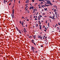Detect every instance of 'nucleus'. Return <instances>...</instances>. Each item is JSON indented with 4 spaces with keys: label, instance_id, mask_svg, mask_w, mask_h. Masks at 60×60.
Here are the masks:
<instances>
[{
    "label": "nucleus",
    "instance_id": "obj_36",
    "mask_svg": "<svg viewBox=\"0 0 60 60\" xmlns=\"http://www.w3.org/2000/svg\"><path fill=\"white\" fill-rule=\"evenodd\" d=\"M23 24H24V23L22 22V24H22V25H23Z\"/></svg>",
    "mask_w": 60,
    "mask_h": 60
},
{
    "label": "nucleus",
    "instance_id": "obj_39",
    "mask_svg": "<svg viewBox=\"0 0 60 60\" xmlns=\"http://www.w3.org/2000/svg\"><path fill=\"white\" fill-rule=\"evenodd\" d=\"M14 0V3H16V2H15V1L16 0Z\"/></svg>",
    "mask_w": 60,
    "mask_h": 60
},
{
    "label": "nucleus",
    "instance_id": "obj_59",
    "mask_svg": "<svg viewBox=\"0 0 60 60\" xmlns=\"http://www.w3.org/2000/svg\"><path fill=\"white\" fill-rule=\"evenodd\" d=\"M34 18H35V16H34Z\"/></svg>",
    "mask_w": 60,
    "mask_h": 60
},
{
    "label": "nucleus",
    "instance_id": "obj_32",
    "mask_svg": "<svg viewBox=\"0 0 60 60\" xmlns=\"http://www.w3.org/2000/svg\"><path fill=\"white\" fill-rule=\"evenodd\" d=\"M55 14H57V13H56V12H55Z\"/></svg>",
    "mask_w": 60,
    "mask_h": 60
},
{
    "label": "nucleus",
    "instance_id": "obj_10",
    "mask_svg": "<svg viewBox=\"0 0 60 60\" xmlns=\"http://www.w3.org/2000/svg\"><path fill=\"white\" fill-rule=\"evenodd\" d=\"M39 17H40V18H41V17H42V15H39Z\"/></svg>",
    "mask_w": 60,
    "mask_h": 60
},
{
    "label": "nucleus",
    "instance_id": "obj_42",
    "mask_svg": "<svg viewBox=\"0 0 60 60\" xmlns=\"http://www.w3.org/2000/svg\"><path fill=\"white\" fill-rule=\"evenodd\" d=\"M35 52H36V53H37L38 52L37 51H35Z\"/></svg>",
    "mask_w": 60,
    "mask_h": 60
},
{
    "label": "nucleus",
    "instance_id": "obj_63",
    "mask_svg": "<svg viewBox=\"0 0 60 60\" xmlns=\"http://www.w3.org/2000/svg\"><path fill=\"white\" fill-rule=\"evenodd\" d=\"M44 37H45V36H43Z\"/></svg>",
    "mask_w": 60,
    "mask_h": 60
},
{
    "label": "nucleus",
    "instance_id": "obj_5",
    "mask_svg": "<svg viewBox=\"0 0 60 60\" xmlns=\"http://www.w3.org/2000/svg\"><path fill=\"white\" fill-rule=\"evenodd\" d=\"M49 18H51V19H52L53 20H54V16H53L52 18L51 16L49 17Z\"/></svg>",
    "mask_w": 60,
    "mask_h": 60
},
{
    "label": "nucleus",
    "instance_id": "obj_48",
    "mask_svg": "<svg viewBox=\"0 0 60 60\" xmlns=\"http://www.w3.org/2000/svg\"><path fill=\"white\" fill-rule=\"evenodd\" d=\"M42 6H43L44 7H45V6H44V5H42Z\"/></svg>",
    "mask_w": 60,
    "mask_h": 60
},
{
    "label": "nucleus",
    "instance_id": "obj_37",
    "mask_svg": "<svg viewBox=\"0 0 60 60\" xmlns=\"http://www.w3.org/2000/svg\"><path fill=\"white\" fill-rule=\"evenodd\" d=\"M29 37V38H32V36H30V37Z\"/></svg>",
    "mask_w": 60,
    "mask_h": 60
},
{
    "label": "nucleus",
    "instance_id": "obj_7",
    "mask_svg": "<svg viewBox=\"0 0 60 60\" xmlns=\"http://www.w3.org/2000/svg\"><path fill=\"white\" fill-rule=\"evenodd\" d=\"M45 6H46V7H48V6H49V5H46V4H45Z\"/></svg>",
    "mask_w": 60,
    "mask_h": 60
},
{
    "label": "nucleus",
    "instance_id": "obj_15",
    "mask_svg": "<svg viewBox=\"0 0 60 60\" xmlns=\"http://www.w3.org/2000/svg\"><path fill=\"white\" fill-rule=\"evenodd\" d=\"M6 1V0H4V4H5V1Z\"/></svg>",
    "mask_w": 60,
    "mask_h": 60
},
{
    "label": "nucleus",
    "instance_id": "obj_52",
    "mask_svg": "<svg viewBox=\"0 0 60 60\" xmlns=\"http://www.w3.org/2000/svg\"><path fill=\"white\" fill-rule=\"evenodd\" d=\"M35 20H37V19L36 18H35Z\"/></svg>",
    "mask_w": 60,
    "mask_h": 60
},
{
    "label": "nucleus",
    "instance_id": "obj_13",
    "mask_svg": "<svg viewBox=\"0 0 60 60\" xmlns=\"http://www.w3.org/2000/svg\"><path fill=\"white\" fill-rule=\"evenodd\" d=\"M54 12H56V9H54Z\"/></svg>",
    "mask_w": 60,
    "mask_h": 60
},
{
    "label": "nucleus",
    "instance_id": "obj_46",
    "mask_svg": "<svg viewBox=\"0 0 60 60\" xmlns=\"http://www.w3.org/2000/svg\"><path fill=\"white\" fill-rule=\"evenodd\" d=\"M41 47H43V45H41Z\"/></svg>",
    "mask_w": 60,
    "mask_h": 60
},
{
    "label": "nucleus",
    "instance_id": "obj_22",
    "mask_svg": "<svg viewBox=\"0 0 60 60\" xmlns=\"http://www.w3.org/2000/svg\"><path fill=\"white\" fill-rule=\"evenodd\" d=\"M39 1H40V2H41V1H42L43 0H39Z\"/></svg>",
    "mask_w": 60,
    "mask_h": 60
},
{
    "label": "nucleus",
    "instance_id": "obj_45",
    "mask_svg": "<svg viewBox=\"0 0 60 60\" xmlns=\"http://www.w3.org/2000/svg\"><path fill=\"white\" fill-rule=\"evenodd\" d=\"M32 41H34V40H32Z\"/></svg>",
    "mask_w": 60,
    "mask_h": 60
},
{
    "label": "nucleus",
    "instance_id": "obj_38",
    "mask_svg": "<svg viewBox=\"0 0 60 60\" xmlns=\"http://www.w3.org/2000/svg\"><path fill=\"white\" fill-rule=\"evenodd\" d=\"M41 7H42L43 8H44V6H43V5L42 6H41Z\"/></svg>",
    "mask_w": 60,
    "mask_h": 60
},
{
    "label": "nucleus",
    "instance_id": "obj_25",
    "mask_svg": "<svg viewBox=\"0 0 60 60\" xmlns=\"http://www.w3.org/2000/svg\"><path fill=\"white\" fill-rule=\"evenodd\" d=\"M27 12H28V13H29V10H28L27 11Z\"/></svg>",
    "mask_w": 60,
    "mask_h": 60
},
{
    "label": "nucleus",
    "instance_id": "obj_29",
    "mask_svg": "<svg viewBox=\"0 0 60 60\" xmlns=\"http://www.w3.org/2000/svg\"><path fill=\"white\" fill-rule=\"evenodd\" d=\"M35 12V11H34V10L33 11V13H34V12Z\"/></svg>",
    "mask_w": 60,
    "mask_h": 60
},
{
    "label": "nucleus",
    "instance_id": "obj_11",
    "mask_svg": "<svg viewBox=\"0 0 60 60\" xmlns=\"http://www.w3.org/2000/svg\"><path fill=\"white\" fill-rule=\"evenodd\" d=\"M49 4H50L51 5H53V4H52V3L50 2Z\"/></svg>",
    "mask_w": 60,
    "mask_h": 60
},
{
    "label": "nucleus",
    "instance_id": "obj_61",
    "mask_svg": "<svg viewBox=\"0 0 60 60\" xmlns=\"http://www.w3.org/2000/svg\"><path fill=\"white\" fill-rule=\"evenodd\" d=\"M11 3H10L9 4V5H11Z\"/></svg>",
    "mask_w": 60,
    "mask_h": 60
},
{
    "label": "nucleus",
    "instance_id": "obj_19",
    "mask_svg": "<svg viewBox=\"0 0 60 60\" xmlns=\"http://www.w3.org/2000/svg\"><path fill=\"white\" fill-rule=\"evenodd\" d=\"M27 8H28V6H26V7H25V10H26V9L27 8Z\"/></svg>",
    "mask_w": 60,
    "mask_h": 60
},
{
    "label": "nucleus",
    "instance_id": "obj_47",
    "mask_svg": "<svg viewBox=\"0 0 60 60\" xmlns=\"http://www.w3.org/2000/svg\"><path fill=\"white\" fill-rule=\"evenodd\" d=\"M56 8L57 10V7L56 6Z\"/></svg>",
    "mask_w": 60,
    "mask_h": 60
},
{
    "label": "nucleus",
    "instance_id": "obj_43",
    "mask_svg": "<svg viewBox=\"0 0 60 60\" xmlns=\"http://www.w3.org/2000/svg\"><path fill=\"white\" fill-rule=\"evenodd\" d=\"M36 10V8H35V9L34 10V11H35Z\"/></svg>",
    "mask_w": 60,
    "mask_h": 60
},
{
    "label": "nucleus",
    "instance_id": "obj_12",
    "mask_svg": "<svg viewBox=\"0 0 60 60\" xmlns=\"http://www.w3.org/2000/svg\"><path fill=\"white\" fill-rule=\"evenodd\" d=\"M32 6H30V10H31V9L32 8Z\"/></svg>",
    "mask_w": 60,
    "mask_h": 60
},
{
    "label": "nucleus",
    "instance_id": "obj_44",
    "mask_svg": "<svg viewBox=\"0 0 60 60\" xmlns=\"http://www.w3.org/2000/svg\"><path fill=\"white\" fill-rule=\"evenodd\" d=\"M20 1H19V4H20Z\"/></svg>",
    "mask_w": 60,
    "mask_h": 60
},
{
    "label": "nucleus",
    "instance_id": "obj_49",
    "mask_svg": "<svg viewBox=\"0 0 60 60\" xmlns=\"http://www.w3.org/2000/svg\"><path fill=\"white\" fill-rule=\"evenodd\" d=\"M58 25H59L60 26V23H58Z\"/></svg>",
    "mask_w": 60,
    "mask_h": 60
},
{
    "label": "nucleus",
    "instance_id": "obj_21",
    "mask_svg": "<svg viewBox=\"0 0 60 60\" xmlns=\"http://www.w3.org/2000/svg\"><path fill=\"white\" fill-rule=\"evenodd\" d=\"M49 26V23H48V26Z\"/></svg>",
    "mask_w": 60,
    "mask_h": 60
},
{
    "label": "nucleus",
    "instance_id": "obj_26",
    "mask_svg": "<svg viewBox=\"0 0 60 60\" xmlns=\"http://www.w3.org/2000/svg\"><path fill=\"white\" fill-rule=\"evenodd\" d=\"M57 30H59V27H57Z\"/></svg>",
    "mask_w": 60,
    "mask_h": 60
},
{
    "label": "nucleus",
    "instance_id": "obj_57",
    "mask_svg": "<svg viewBox=\"0 0 60 60\" xmlns=\"http://www.w3.org/2000/svg\"><path fill=\"white\" fill-rule=\"evenodd\" d=\"M38 22H39V23L40 22V21H38Z\"/></svg>",
    "mask_w": 60,
    "mask_h": 60
},
{
    "label": "nucleus",
    "instance_id": "obj_56",
    "mask_svg": "<svg viewBox=\"0 0 60 60\" xmlns=\"http://www.w3.org/2000/svg\"><path fill=\"white\" fill-rule=\"evenodd\" d=\"M39 24L40 25L41 24V22H39Z\"/></svg>",
    "mask_w": 60,
    "mask_h": 60
},
{
    "label": "nucleus",
    "instance_id": "obj_28",
    "mask_svg": "<svg viewBox=\"0 0 60 60\" xmlns=\"http://www.w3.org/2000/svg\"><path fill=\"white\" fill-rule=\"evenodd\" d=\"M19 23H20V24H21V23H22V22H21V21H20Z\"/></svg>",
    "mask_w": 60,
    "mask_h": 60
},
{
    "label": "nucleus",
    "instance_id": "obj_31",
    "mask_svg": "<svg viewBox=\"0 0 60 60\" xmlns=\"http://www.w3.org/2000/svg\"><path fill=\"white\" fill-rule=\"evenodd\" d=\"M17 31H19V29H17Z\"/></svg>",
    "mask_w": 60,
    "mask_h": 60
},
{
    "label": "nucleus",
    "instance_id": "obj_51",
    "mask_svg": "<svg viewBox=\"0 0 60 60\" xmlns=\"http://www.w3.org/2000/svg\"><path fill=\"white\" fill-rule=\"evenodd\" d=\"M44 31H45V32H46V30H44Z\"/></svg>",
    "mask_w": 60,
    "mask_h": 60
},
{
    "label": "nucleus",
    "instance_id": "obj_27",
    "mask_svg": "<svg viewBox=\"0 0 60 60\" xmlns=\"http://www.w3.org/2000/svg\"><path fill=\"white\" fill-rule=\"evenodd\" d=\"M34 6H32V9H34Z\"/></svg>",
    "mask_w": 60,
    "mask_h": 60
},
{
    "label": "nucleus",
    "instance_id": "obj_50",
    "mask_svg": "<svg viewBox=\"0 0 60 60\" xmlns=\"http://www.w3.org/2000/svg\"><path fill=\"white\" fill-rule=\"evenodd\" d=\"M22 19H24V17H22Z\"/></svg>",
    "mask_w": 60,
    "mask_h": 60
},
{
    "label": "nucleus",
    "instance_id": "obj_60",
    "mask_svg": "<svg viewBox=\"0 0 60 60\" xmlns=\"http://www.w3.org/2000/svg\"><path fill=\"white\" fill-rule=\"evenodd\" d=\"M16 27V28L17 29H18V28L17 27Z\"/></svg>",
    "mask_w": 60,
    "mask_h": 60
},
{
    "label": "nucleus",
    "instance_id": "obj_4",
    "mask_svg": "<svg viewBox=\"0 0 60 60\" xmlns=\"http://www.w3.org/2000/svg\"><path fill=\"white\" fill-rule=\"evenodd\" d=\"M46 2H47V4H49L51 2L49 0H48L46 1Z\"/></svg>",
    "mask_w": 60,
    "mask_h": 60
},
{
    "label": "nucleus",
    "instance_id": "obj_41",
    "mask_svg": "<svg viewBox=\"0 0 60 60\" xmlns=\"http://www.w3.org/2000/svg\"><path fill=\"white\" fill-rule=\"evenodd\" d=\"M28 4H26L25 5V6H27V5H28Z\"/></svg>",
    "mask_w": 60,
    "mask_h": 60
},
{
    "label": "nucleus",
    "instance_id": "obj_1",
    "mask_svg": "<svg viewBox=\"0 0 60 60\" xmlns=\"http://www.w3.org/2000/svg\"><path fill=\"white\" fill-rule=\"evenodd\" d=\"M36 50V49L34 48L33 46H31V50L33 52H34V50Z\"/></svg>",
    "mask_w": 60,
    "mask_h": 60
},
{
    "label": "nucleus",
    "instance_id": "obj_58",
    "mask_svg": "<svg viewBox=\"0 0 60 60\" xmlns=\"http://www.w3.org/2000/svg\"><path fill=\"white\" fill-rule=\"evenodd\" d=\"M56 26H58V25L57 24H56Z\"/></svg>",
    "mask_w": 60,
    "mask_h": 60
},
{
    "label": "nucleus",
    "instance_id": "obj_24",
    "mask_svg": "<svg viewBox=\"0 0 60 60\" xmlns=\"http://www.w3.org/2000/svg\"><path fill=\"white\" fill-rule=\"evenodd\" d=\"M23 30L24 32H26V30Z\"/></svg>",
    "mask_w": 60,
    "mask_h": 60
},
{
    "label": "nucleus",
    "instance_id": "obj_62",
    "mask_svg": "<svg viewBox=\"0 0 60 60\" xmlns=\"http://www.w3.org/2000/svg\"><path fill=\"white\" fill-rule=\"evenodd\" d=\"M24 29L25 30H26L25 29V28H24Z\"/></svg>",
    "mask_w": 60,
    "mask_h": 60
},
{
    "label": "nucleus",
    "instance_id": "obj_2",
    "mask_svg": "<svg viewBox=\"0 0 60 60\" xmlns=\"http://www.w3.org/2000/svg\"><path fill=\"white\" fill-rule=\"evenodd\" d=\"M14 11L13 10H13L12 14H11V15L12 17V18H14Z\"/></svg>",
    "mask_w": 60,
    "mask_h": 60
},
{
    "label": "nucleus",
    "instance_id": "obj_40",
    "mask_svg": "<svg viewBox=\"0 0 60 60\" xmlns=\"http://www.w3.org/2000/svg\"><path fill=\"white\" fill-rule=\"evenodd\" d=\"M26 21H29V19H27V20H26Z\"/></svg>",
    "mask_w": 60,
    "mask_h": 60
},
{
    "label": "nucleus",
    "instance_id": "obj_64",
    "mask_svg": "<svg viewBox=\"0 0 60 60\" xmlns=\"http://www.w3.org/2000/svg\"><path fill=\"white\" fill-rule=\"evenodd\" d=\"M43 1V2H45V1H44L43 0V1Z\"/></svg>",
    "mask_w": 60,
    "mask_h": 60
},
{
    "label": "nucleus",
    "instance_id": "obj_16",
    "mask_svg": "<svg viewBox=\"0 0 60 60\" xmlns=\"http://www.w3.org/2000/svg\"><path fill=\"white\" fill-rule=\"evenodd\" d=\"M44 11H46L47 10V8H44Z\"/></svg>",
    "mask_w": 60,
    "mask_h": 60
},
{
    "label": "nucleus",
    "instance_id": "obj_54",
    "mask_svg": "<svg viewBox=\"0 0 60 60\" xmlns=\"http://www.w3.org/2000/svg\"><path fill=\"white\" fill-rule=\"evenodd\" d=\"M43 10H44L43 9V10H42V11H43Z\"/></svg>",
    "mask_w": 60,
    "mask_h": 60
},
{
    "label": "nucleus",
    "instance_id": "obj_53",
    "mask_svg": "<svg viewBox=\"0 0 60 60\" xmlns=\"http://www.w3.org/2000/svg\"><path fill=\"white\" fill-rule=\"evenodd\" d=\"M41 8V7L40 6L39 7V8Z\"/></svg>",
    "mask_w": 60,
    "mask_h": 60
},
{
    "label": "nucleus",
    "instance_id": "obj_33",
    "mask_svg": "<svg viewBox=\"0 0 60 60\" xmlns=\"http://www.w3.org/2000/svg\"><path fill=\"white\" fill-rule=\"evenodd\" d=\"M33 43L34 44V45H36V44H35V43H34V42H33Z\"/></svg>",
    "mask_w": 60,
    "mask_h": 60
},
{
    "label": "nucleus",
    "instance_id": "obj_30",
    "mask_svg": "<svg viewBox=\"0 0 60 60\" xmlns=\"http://www.w3.org/2000/svg\"><path fill=\"white\" fill-rule=\"evenodd\" d=\"M45 13H43V15H45Z\"/></svg>",
    "mask_w": 60,
    "mask_h": 60
},
{
    "label": "nucleus",
    "instance_id": "obj_3",
    "mask_svg": "<svg viewBox=\"0 0 60 60\" xmlns=\"http://www.w3.org/2000/svg\"><path fill=\"white\" fill-rule=\"evenodd\" d=\"M43 37L42 36H41V35H39L38 36V38H40L41 39V40H42V38Z\"/></svg>",
    "mask_w": 60,
    "mask_h": 60
},
{
    "label": "nucleus",
    "instance_id": "obj_18",
    "mask_svg": "<svg viewBox=\"0 0 60 60\" xmlns=\"http://www.w3.org/2000/svg\"><path fill=\"white\" fill-rule=\"evenodd\" d=\"M36 26L37 27V26H38V24H36Z\"/></svg>",
    "mask_w": 60,
    "mask_h": 60
},
{
    "label": "nucleus",
    "instance_id": "obj_23",
    "mask_svg": "<svg viewBox=\"0 0 60 60\" xmlns=\"http://www.w3.org/2000/svg\"><path fill=\"white\" fill-rule=\"evenodd\" d=\"M32 1L33 3H34V0H32Z\"/></svg>",
    "mask_w": 60,
    "mask_h": 60
},
{
    "label": "nucleus",
    "instance_id": "obj_14",
    "mask_svg": "<svg viewBox=\"0 0 60 60\" xmlns=\"http://www.w3.org/2000/svg\"><path fill=\"white\" fill-rule=\"evenodd\" d=\"M38 20H40V17H38Z\"/></svg>",
    "mask_w": 60,
    "mask_h": 60
},
{
    "label": "nucleus",
    "instance_id": "obj_6",
    "mask_svg": "<svg viewBox=\"0 0 60 60\" xmlns=\"http://www.w3.org/2000/svg\"><path fill=\"white\" fill-rule=\"evenodd\" d=\"M29 0H27L26 1V4H28V3H29Z\"/></svg>",
    "mask_w": 60,
    "mask_h": 60
},
{
    "label": "nucleus",
    "instance_id": "obj_34",
    "mask_svg": "<svg viewBox=\"0 0 60 60\" xmlns=\"http://www.w3.org/2000/svg\"><path fill=\"white\" fill-rule=\"evenodd\" d=\"M41 4H43V2H41Z\"/></svg>",
    "mask_w": 60,
    "mask_h": 60
},
{
    "label": "nucleus",
    "instance_id": "obj_17",
    "mask_svg": "<svg viewBox=\"0 0 60 60\" xmlns=\"http://www.w3.org/2000/svg\"><path fill=\"white\" fill-rule=\"evenodd\" d=\"M18 32H19V33L20 34H21V31L20 30Z\"/></svg>",
    "mask_w": 60,
    "mask_h": 60
},
{
    "label": "nucleus",
    "instance_id": "obj_8",
    "mask_svg": "<svg viewBox=\"0 0 60 60\" xmlns=\"http://www.w3.org/2000/svg\"><path fill=\"white\" fill-rule=\"evenodd\" d=\"M48 42L47 41H46L45 42V44H48Z\"/></svg>",
    "mask_w": 60,
    "mask_h": 60
},
{
    "label": "nucleus",
    "instance_id": "obj_20",
    "mask_svg": "<svg viewBox=\"0 0 60 60\" xmlns=\"http://www.w3.org/2000/svg\"><path fill=\"white\" fill-rule=\"evenodd\" d=\"M33 37H34V38H35V35L34 36H33Z\"/></svg>",
    "mask_w": 60,
    "mask_h": 60
},
{
    "label": "nucleus",
    "instance_id": "obj_9",
    "mask_svg": "<svg viewBox=\"0 0 60 60\" xmlns=\"http://www.w3.org/2000/svg\"><path fill=\"white\" fill-rule=\"evenodd\" d=\"M39 26H40V29H41V25H39Z\"/></svg>",
    "mask_w": 60,
    "mask_h": 60
},
{
    "label": "nucleus",
    "instance_id": "obj_35",
    "mask_svg": "<svg viewBox=\"0 0 60 60\" xmlns=\"http://www.w3.org/2000/svg\"><path fill=\"white\" fill-rule=\"evenodd\" d=\"M45 23H46V24H47V21H46V22H45Z\"/></svg>",
    "mask_w": 60,
    "mask_h": 60
},
{
    "label": "nucleus",
    "instance_id": "obj_55",
    "mask_svg": "<svg viewBox=\"0 0 60 60\" xmlns=\"http://www.w3.org/2000/svg\"><path fill=\"white\" fill-rule=\"evenodd\" d=\"M53 8V9H52V11H53V9H54V8Z\"/></svg>",
    "mask_w": 60,
    "mask_h": 60
}]
</instances>
